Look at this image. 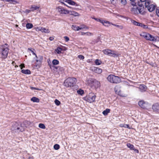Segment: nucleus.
Instances as JSON below:
<instances>
[{"label":"nucleus","mask_w":159,"mask_h":159,"mask_svg":"<svg viewBox=\"0 0 159 159\" xmlns=\"http://www.w3.org/2000/svg\"><path fill=\"white\" fill-rule=\"evenodd\" d=\"M9 52L8 44H5L0 47V56L2 58H7Z\"/></svg>","instance_id":"f257e3e1"},{"label":"nucleus","mask_w":159,"mask_h":159,"mask_svg":"<svg viewBox=\"0 0 159 159\" xmlns=\"http://www.w3.org/2000/svg\"><path fill=\"white\" fill-rule=\"evenodd\" d=\"M107 79L109 81L113 83L117 84L121 82V80L118 76L113 75H109L107 78Z\"/></svg>","instance_id":"f03ea898"},{"label":"nucleus","mask_w":159,"mask_h":159,"mask_svg":"<svg viewBox=\"0 0 159 159\" xmlns=\"http://www.w3.org/2000/svg\"><path fill=\"white\" fill-rule=\"evenodd\" d=\"M140 35L147 40L151 41H155L156 40V39L152 35L146 32H142Z\"/></svg>","instance_id":"7ed1b4c3"},{"label":"nucleus","mask_w":159,"mask_h":159,"mask_svg":"<svg viewBox=\"0 0 159 159\" xmlns=\"http://www.w3.org/2000/svg\"><path fill=\"white\" fill-rule=\"evenodd\" d=\"M138 5L139 6V7H133L130 10L132 13L135 15L139 13L142 14V10L143 9V4H140V2H139Z\"/></svg>","instance_id":"20e7f679"},{"label":"nucleus","mask_w":159,"mask_h":159,"mask_svg":"<svg viewBox=\"0 0 159 159\" xmlns=\"http://www.w3.org/2000/svg\"><path fill=\"white\" fill-rule=\"evenodd\" d=\"M76 79L75 78H69L65 80L64 84L67 87H71L75 84Z\"/></svg>","instance_id":"39448f33"},{"label":"nucleus","mask_w":159,"mask_h":159,"mask_svg":"<svg viewBox=\"0 0 159 159\" xmlns=\"http://www.w3.org/2000/svg\"><path fill=\"white\" fill-rule=\"evenodd\" d=\"M102 52L105 54L111 57H117L119 55L118 54L116 51L110 49H105L103 50Z\"/></svg>","instance_id":"423d86ee"},{"label":"nucleus","mask_w":159,"mask_h":159,"mask_svg":"<svg viewBox=\"0 0 159 159\" xmlns=\"http://www.w3.org/2000/svg\"><path fill=\"white\" fill-rule=\"evenodd\" d=\"M11 129L16 132H22L24 130V128L21 125H19L17 123H15L12 126Z\"/></svg>","instance_id":"0eeeda50"},{"label":"nucleus","mask_w":159,"mask_h":159,"mask_svg":"<svg viewBox=\"0 0 159 159\" xmlns=\"http://www.w3.org/2000/svg\"><path fill=\"white\" fill-rule=\"evenodd\" d=\"M96 96L93 93H90L85 98L86 100L89 102L91 103L94 102Z\"/></svg>","instance_id":"6e6552de"},{"label":"nucleus","mask_w":159,"mask_h":159,"mask_svg":"<svg viewBox=\"0 0 159 159\" xmlns=\"http://www.w3.org/2000/svg\"><path fill=\"white\" fill-rule=\"evenodd\" d=\"M145 7L147 8L148 10L150 12L153 11L155 8V6L153 5H150L149 2L147 1L145 2Z\"/></svg>","instance_id":"1a4fd4ad"},{"label":"nucleus","mask_w":159,"mask_h":159,"mask_svg":"<svg viewBox=\"0 0 159 159\" xmlns=\"http://www.w3.org/2000/svg\"><path fill=\"white\" fill-rule=\"evenodd\" d=\"M120 86L119 85L116 86L115 88V91L116 94L122 97H125V95L121 92Z\"/></svg>","instance_id":"9d476101"},{"label":"nucleus","mask_w":159,"mask_h":159,"mask_svg":"<svg viewBox=\"0 0 159 159\" xmlns=\"http://www.w3.org/2000/svg\"><path fill=\"white\" fill-rule=\"evenodd\" d=\"M139 105L141 108L143 109H146L148 107V103L143 100H141L139 102Z\"/></svg>","instance_id":"9b49d317"},{"label":"nucleus","mask_w":159,"mask_h":159,"mask_svg":"<svg viewBox=\"0 0 159 159\" xmlns=\"http://www.w3.org/2000/svg\"><path fill=\"white\" fill-rule=\"evenodd\" d=\"M57 11L61 14H68V10L62 7H59L57 8Z\"/></svg>","instance_id":"f8f14e48"},{"label":"nucleus","mask_w":159,"mask_h":159,"mask_svg":"<svg viewBox=\"0 0 159 159\" xmlns=\"http://www.w3.org/2000/svg\"><path fill=\"white\" fill-rule=\"evenodd\" d=\"M152 109L153 111L159 113V103L153 104L152 106Z\"/></svg>","instance_id":"ddd939ff"},{"label":"nucleus","mask_w":159,"mask_h":159,"mask_svg":"<svg viewBox=\"0 0 159 159\" xmlns=\"http://www.w3.org/2000/svg\"><path fill=\"white\" fill-rule=\"evenodd\" d=\"M99 22H100L101 23H102L104 25L108 27L109 26V25L111 24L112 23L107 21H105L103 20H98Z\"/></svg>","instance_id":"4468645a"},{"label":"nucleus","mask_w":159,"mask_h":159,"mask_svg":"<svg viewBox=\"0 0 159 159\" xmlns=\"http://www.w3.org/2000/svg\"><path fill=\"white\" fill-rule=\"evenodd\" d=\"M139 89L141 92H144L146 91L147 87L144 84H140L139 86Z\"/></svg>","instance_id":"2eb2a0df"},{"label":"nucleus","mask_w":159,"mask_h":159,"mask_svg":"<svg viewBox=\"0 0 159 159\" xmlns=\"http://www.w3.org/2000/svg\"><path fill=\"white\" fill-rule=\"evenodd\" d=\"M92 70L98 74H100L102 72V70L98 67H94L93 68Z\"/></svg>","instance_id":"dca6fc26"},{"label":"nucleus","mask_w":159,"mask_h":159,"mask_svg":"<svg viewBox=\"0 0 159 159\" xmlns=\"http://www.w3.org/2000/svg\"><path fill=\"white\" fill-rule=\"evenodd\" d=\"M92 86H94L95 88H98L100 86V83L98 81L94 79L92 84Z\"/></svg>","instance_id":"f3484780"},{"label":"nucleus","mask_w":159,"mask_h":159,"mask_svg":"<svg viewBox=\"0 0 159 159\" xmlns=\"http://www.w3.org/2000/svg\"><path fill=\"white\" fill-rule=\"evenodd\" d=\"M63 1L64 2L68 3L70 5H75L76 6H77V4L75 2L71 0H63Z\"/></svg>","instance_id":"a211bd4d"},{"label":"nucleus","mask_w":159,"mask_h":159,"mask_svg":"<svg viewBox=\"0 0 159 159\" xmlns=\"http://www.w3.org/2000/svg\"><path fill=\"white\" fill-rule=\"evenodd\" d=\"M94 80V79H93L91 78H89L87 80L86 82L89 85L91 86H92V84Z\"/></svg>","instance_id":"6ab92c4d"},{"label":"nucleus","mask_w":159,"mask_h":159,"mask_svg":"<svg viewBox=\"0 0 159 159\" xmlns=\"http://www.w3.org/2000/svg\"><path fill=\"white\" fill-rule=\"evenodd\" d=\"M62 48L60 47H58L55 50V52L58 54H60L61 53V51H62Z\"/></svg>","instance_id":"aec40b11"},{"label":"nucleus","mask_w":159,"mask_h":159,"mask_svg":"<svg viewBox=\"0 0 159 159\" xmlns=\"http://www.w3.org/2000/svg\"><path fill=\"white\" fill-rule=\"evenodd\" d=\"M127 146L128 148H129L131 150H134L136 151V149L134 150V148L133 145L131 144L130 143H128L127 144Z\"/></svg>","instance_id":"412c9836"},{"label":"nucleus","mask_w":159,"mask_h":159,"mask_svg":"<svg viewBox=\"0 0 159 159\" xmlns=\"http://www.w3.org/2000/svg\"><path fill=\"white\" fill-rule=\"evenodd\" d=\"M36 58L37 59H36V61L37 62H41L43 59V57L41 56H39L38 57H37V58Z\"/></svg>","instance_id":"4be33fe9"},{"label":"nucleus","mask_w":159,"mask_h":159,"mask_svg":"<svg viewBox=\"0 0 159 159\" xmlns=\"http://www.w3.org/2000/svg\"><path fill=\"white\" fill-rule=\"evenodd\" d=\"M39 8V7L35 6V5L31 6L30 8L31 11H34L36 10Z\"/></svg>","instance_id":"5701e85b"},{"label":"nucleus","mask_w":159,"mask_h":159,"mask_svg":"<svg viewBox=\"0 0 159 159\" xmlns=\"http://www.w3.org/2000/svg\"><path fill=\"white\" fill-rule=\"evenodd\" d=\"M31 100V101L34 102H38L39 101V99L38 98L35 97H32Z\"/></svg>","instance_id":"b1692460"},{"label":"nucleus","mask_w":159,"mask_h":159,"mask_svg":"<svg viewBox=\"0 0 159 159\" xmlns=\"http://www.w3.org/2000/svg\"><path fill=\"white\" fill-rule=\"evenodd\" d=\"M81 35H86L87 36H91L93 35V34L89 32H87L86 33L81 32Z\"/></svg>","instance_id":"393cba45"},{"label":"nucleus","mask_w":159,"mask_h":159,"mask_svg":"<svg viewBox=\"0 0 159 159\" xmlns=\"http://www.w3.org/2000/svg\"><path fill=\"white\" fill-rule=\"evenodd\" d=\"M21 72L25 74H30V71L28 70H21Z\"/></svg>","instance_id":"a878e982"},{"label":"nucleus","mask_w":159,"mask_h":159,"mask_svg":"<svg viewBox=\"0 0 159 159\" xmlns=\"http://www.w3.org/2000/svg\"><path fill=\"white\" fill-rule=\"evenodd\" d=\"M72 29L75 31H78L79 30V26H77L76 25H72L71 27Z\"/></svg>","instance_id":"bb28decb"},{"label":"nucleus","mask_w":159,"mask_h":159,"mask_svg":"<svg viewBox=\"0 0 159 159\" xmlns=\"http://www.w3.org/2000/svg\"><path fill=\"white\" fill-rule=\"evenodd\" d=\"M41 31L42 32H44L45 33H49L50 31L49 30L45 28L42 27Z\"/></svg>","instance_id":"cd10ccee"},{"label":"nucleus","mask_w":159,"mask_h":159,"mask_svg":"<svg viewBox=\"0 0 159 159\" xmlns=\"http://www.w3.org/2000/svg\"><path fill=\"white\" fill-rule=\"evenodd\" d=\"M89 27L84 25H81L80 26H79V30H81L83 29H89Z\"/></svg>","instance_id":"c85d7f7f"},{"label":"nucleus","mask_w":159,"mask_h":159,"mask_svg":"<svg viewBox=\"0 0 159 159\" xmlns=\"http://www.w3.org/2000/svg\"><path fill=\"white\" fill-rule=\"evenodd\" d=\"M110 111V109H107L103 111L102 113L104 115L106 116L107 115L108 113H109Z\"/></svg>","instance_id":"c756f323"},{"label":"nucleus","mask_w":159,"mask_h":159,"mask_svg":"<svg viewBox=\"0 0 159 159\" xmlns=\"http://www.w3.org/2000/svg\"><path fill=\"white\" fill-rule=\"evenodd\" d=\"M26 27L27 29H31L33 27V25L31 23H28L26 24Z\"/></svg>","instance_id":"7c9ffc66"},{"label":"nucleus","mask_w":159,"mask_h":159,"mask_svg":"<svg viewBox=\"0 0 159 159\" xmlns=\"http://www.w3.org/2000/svg\"><path fill=\"white\" fill-rule=\"evenodd\" d=\"M28 50L30 51L34 55H35L36 58H37V56L34 51V49L29 48H28Z\"/></svg>","instance_id":"2f4dec72"},{"label":"nucleus","mask_w":159,"mask_h":159,"mask_svg":"<svg viewBox=\"0 0 159 159\" xmlns=\"http://www.w3.org/2000/svg\"><path fill=\"white\" fill-rule=\"evenodd\" d=\"M59 61L56 59H54L52 61V63L54 65H57L59 64Z\"/></svg>","instance_id":"473e14b6"},{"label":"nucleus","mask_w":159,"mask_h":159,"mask_svg":"<svg viewBox=\"0 0 159 159\" xmlns=\"http://www.w3.org/2000/svg\"><path fill=\"white\" fill-rule=\"evenodd\" d=\"M95 64L97 65H99L101 63V61L98 59L95 61Z\"/></svg>","instance_id":"72a5a7b5"},{"label":"nucleus","mask_w":159,"mask_h":159,"mask_svg":"<svg viewBox=\"0 0 159 159\" xmlns=\"http://www.w3.org/2000/svg\"><path fill=\"white\" fill-rule=\"evenodd\" d=\"M56 150H57L60 148V146L58 144H55L53 147Z\"/></svg>","instance_id":"f704fd0d"},{"label":"nucleus","mask_w":159,"mask_h":159,"mask_svg":"<svg viewBox=\"0 0 159 159\" xmlns=\"http://www.w3.org/2000/svg\"><path fill=\"white\" fill-rule=\"evenodd\" d=\"M39 128L43 129H45V126L42 123L39 124Z\"/></svg>","instance_id":"c9c22d12"},{"label":"nucleus","mask_w":159,"mask_h":159,"mask_svg":"<svg viewBox=\"0 0 159 159\" xmlns=\"http://www.w3.org/2000/svg\"><path fill=\"white\" fill-rule=\"evenodd\" d=\"M10 3L11 4H15L19 3V2L16 0H10Z\"/></svg>","instance_id":"e433bc0d"},{"label":"nucleus","mask_w":159,"mask_h":159,"mask_svg":"<svg viewBox=\"0 0 159 159\" xmlns=\"http://www.w3.org/2000/svg\"><path fill=\"white\" fill-rule=\"evenodd\" d=\"M111 25H114L118 28H119L120 29H123V26L121 25H116V24H112V23L111 24Z\"/></svg>","instance_id":"4c0bfd02"},{"label":"nucleus","mask_w":159,"mask_h":159,"mask_svg":"<svg viewBox=\"0 0 159 159\" xmlns=\"http://www.w3.org/2000/svg\"><path fill=\"white\" fill-rule=\"evenodd\" d=\"M78 94L82 95L84 93V91L80 89L77 91Z\"/></svg>","instance_id":"58836bf2"},{"label":"nucleus","mask_w":159,"mask_h":159,"mask_svg":"<svg viewBox=\"0 0 159 159\" xmlns=\"http://www.w3.org/2000/svg\"><path fill=\"white\" fill-rule=\"evenodd\" d=\"M131 22L133 24L137 26H138V24H139V23L134 20H132Z\"/></svg>","instance_id":"ea45409f"},{"label":"nucleus","mask_w":159,"mask_h":159,"mask_svg":"<svg viewBox=\"0 0 159 159\" xmlns=\"http://www.w3.org/2000/svg\"><path fill=\"white\" fill-rule=\"evenodd\" d=\"M54 102L56 104L57 106H59L60 104V102L57 99H55Z\"/></svg>","instance_id":"a19ab883"},{"label":"nucleus","mask_w":159,"mask_h":159,"mask_svg":"<svg viewBox=\"0 0 159 159\" xmlns=\"http://www.w3.org/2000/svg\"><path fill=\"white\" fill-rule=\"evenodd\" d=\"M42 27H38L35 28V29L36 31H41L42 29Z\"/></svg>","instance_id":"79ce46f5"},{"label":"nucleus","mask_w":159,"mask_h":159,"mask_svg":"<svg viewBox=\"0 0 159 159\" xmlns=\"http://www.w3.org/2000/svg\"><path fill=\"white\" fill-rule=\"evenodd\" d=\"M24 124L25 125V127H27L29 125H30V122L28 121H26L24 122Z\"/></svg>","instance_id":"37998d69"},{"label":"nucleus","mask_w":159,"mask_h":159,"mask_svg":"<svg viewBox=\"0 0 159 159\" xmlns=\"http://www.w3.org/2000/svg\"><path fill=\"white\" fill-rule=\"evenodd\" d=\"M72 15L74 16H79V14L78 13L76 12L75 11H73L72 12Z\"/></svg>","instance_id":"c03bdc74"},{"label":"nucleus","mask_w":159,"mask_h":159,"mask_svg":"<svg viewBox=\"0 0 159 159\" xmlns=\"http://www.w3.org/2000/svg\"><path fill=\"white\" fill-rule=\"evenodd\" d=\"M78 57L80 60H83L84 59V57L82 55H79L78 56Z\"/></svg>","instance_id":"a18cd8bd"},{"label":"nucleus","mask_w":159,"mask_h":159,"mask_svg":"<svg viewBox=\"0 0 159 159\" xmlns=\"http://www.w3.org/2000/svg\"><path fill=\"white\" fill-rule=\"evenodd\" d=\"M121 3L122 4L125 5L126 4L127 2L126 0H121Z\"/></svg>","instance_id":"49530a36"},{"label":"nucleus","mask_w":159,"mask_h":159,"mask_svg":"<svg viewBox=\"0 0 159 159\" xmlns=\"http://www.w3.org/2000/svg\"><path fill=\"white\" fill-rule=\"evenodd\" d=\"M63 38L66 42H68L69 40V38L67 36H65Z\"/></svg>","instance_id":"de8ad7c7"},{"label":"nucleus","mask_w":159,"mask_h":159,"mask_svg":"<svg viewBox=\"0 0 159 159\" xmlns=\"http://www.w3.org/2000/svg\"><path fill=\"white\" fill-rule=\"evenodd\" d=\"M131 4L134 7H136V3L134 1H131Z\"/></svg>","instance_id":"09e8293b"},{"label":"nucleus","mask_w":159,"mask_h":159,"mask_svg":"<svg viewBox=\"0 0 159 159\" xmlns=\"http://www.w3.org/2000/svg\"><path fill=\"white\" fill-rule=\"evenodd\" d=\"M68 14H69L70 15H72V12H73V11H68Z\"/></svg>","instance_id":"8fccbe9b"},{"label":"nucleus","mask_w":159,"mask_h":159,"mask_svg":"<svg viewBox=\"0 0 159 159\" xmlns=\"http://www.w3.org/2000/svg\"><path fill=\"white\" fill-rule=\"evenodd\" d=\"M123 127H125V128H129V129L130 128L129 126V125H127V124L123 126Z\"/></svg>","instance_id":"3c124183"},{"label":"nucleus","mask_w":159,"mask_h":159,"mask_svg":"<svg viewBox=\"0 0 159 159\" xmlns=\"http://www.w3.org/2000/svg\"><path fill=\"white\" fill-rule=\"evenodd\" d=\"M20 67L21 69H22L23 67H24V65H23V64H21L20 65Z\"/></svg>","instance_id":"603ef678"},{"label":"nucleus","mask_w":159,"mask_h":159,"mask_svg":"<svg viewBox=\"0 0 159 159\" xmlns=\"http://www.w3.org/2000/svg\"><path fill=\"white\" fill-rule=\"evenodd\" d=\"M157 15L159 16V10H157L156 11Z\"/></svg>","instance_id":"864d4df0"},{"label":"nucleus","mask_w":159,"mask_h":159,"mask_svg":"<svg viewBox=\"0 0 159 159\" xmlns=\"http://www.w3.org/2000/svg\"><path fill=\"white\" fill-rule=\"evenodd\" d=\"M143 24H142V23H139V24H138V26H140L141 27H143Z\"/></svg>","instance_id":"5fc2aeb1"},{"label":"nucleus","mask_w":159,"mask_h":159,"mask_svg":"<svg viewBox=\"0 0 159 159\" xmlns=\"http://www.w3.org/2000/svg\"><path fill=\"white\" fill-rule=\"evenodd\" d=\"M49 39L50 41H52L54 39V38L53 37H51L49 38Z\"/></svg>","instance_id":"6e6d98bb"},{"label":"nucleus","mask_w":159,"mask_h":159,"mask_svg":"<svg viewBox=\"0 0 159 159\" xmlns=\"http://www.w3.org/2000/svg\"><path fill=\"white\" fill-rule=\"evenodd\" d=\"M3 1H6L7 2H9L10 3V0H2Z\"/></svg>","instance_id":"4d7b16f0"},{"label":"nucleus","mask_w":159,"mask_h":159,"mask_svg":"<svg viewBox=\"0 0 159 159\" xmlns=\"http://www.w3.org/2000/svg\"><path fill=\"white\" fill-rule=\"evenodd\" d=\"M143 27V28H146L147 27L146 25H145L143 24V27Z\"/></svg>","instance_id":"13d9d810"},{"label":"nucleus","mask_w":159,"mask_h":159,"mask_svg":"<svg viewBox=\"0 0 159 159\" xmlns=\"http://www.w3.org/2000/svg\"><path fill=\"white\" fill-rule=\"evenodd\" d=\"M31 89H36L35 88L33 87H31Z\"/></svg>","instance_id":"bf43d9fd"},{"label":"nucleus","mask_w":159,"mask_h":159,"mask_svg":"<svg viewBox=\"0 0 159 159\" xmlns=\"http://www.w3.org/2000/svg\"><path fill=\"white\" fill-rule=\"evenodd\" d=\"M31 10H26V12L28 13H30V11H31Z\"/></svg>","instance_id":"052dcab7"},{"label":"nucleus","mask_w":159,"mask_h":159,"mask_svg":"<svg viewBox=\"0 0 159 159\" xmlns=\"http://www.w3.org/2000/svg\"><path fill=\"white\" fill-rule=\"evenodd\" d=\"M146 0H140L141 2H144L145 1H146Z\"/></svg>","instance_id":"680f3d73"},{"label":"nucleus","mask_w":159,"mask_h":159,"mask_svg":"<svg viewBox=\"0 0 159 159\" xmlns=\"http://www.w3.org/2000/svg\"><path fill=\"white\" fill-rule=\"evenodd\" d=\"M94 19L96 20H97V21H98V20H100V19H97V18H94Z\"/></svg>","instance_id":"e2e57ef3"},{"label":"nucleus","mask_w":159,"mask_h":159,"mask_svg":"<svg viewBox=\"0 0 159 159\" xmlns=\"http://www.w3.org/2000/svg\"><path fill=\"white\" fill-rule=\"evenodd\" d=\"M12 64L13 65H14L15 64H16V63H15V62L14 61H13Z\"/></svg>","instance_id":"0e129e2a"},{"label":"nucleus","mask_w":159,"mask_h":159,"mask_svg":"<svg viewBox=\"0 0 159 159\" xmlns=\"http://www.w3.org/2000/svg\"><path fill=\"white\" fill-rule=\"evenodd\" d=\"M29 159H34L33 157H29Z\"/></svg>","instance_id":"69168bd1"},{"label":"nucleus","mask_w":159,"mask_h":159,"mask_svg":"<svg viewBox=\"0 0 159 159\" xmlns=\"http://www.w3.org/2000/svg\"><path fill=\"white\" fill-rule=\"evenodd\" d=\"M67 6V7H68L69 8H72V7H69V6Z\"/></svg>","instance_id":"338daca9"},{"label":"nucleus","mask_w":159,"mask_h":159,"mask_svg":"<svg viewBox=\"0 0 159 159\" xmlns=\"http://www.w3.org/2000/svg\"><path fill=\"white\" fill-rule=\"evenodd\" d=\"M15 67H18V66H17V65H15Z\"/></svg>","instance_id":"774afa93"}]
</instances>
